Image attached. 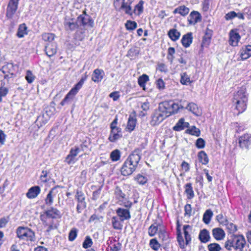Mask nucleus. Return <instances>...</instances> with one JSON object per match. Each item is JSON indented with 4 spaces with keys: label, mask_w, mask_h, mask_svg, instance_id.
Masks as SVG:
<instances>
[{
    "label": "nucleus",
    "mask_w": 251,
    "mask_h": 251,
    "mask_svg": "<svg viewBox=\"0 0 251 251\" xmlns=\"http://www.w3.org/2000/svg\"><path fill=\"white\" fill-rule=\"evenodd\" d=\"M135 179L140 185L145 184L148 181V179L146 176H142L140 174H138L135 177Z\"/></svg>",
    "instance_id": "3c124183"
},
{
    "label": "nucleus",
    "mask_w": 251,
    "mask_h": 251,
    "mask_svg": "<svg viewBox=\"0 0 251 251\" xmlns=\"http://www.w3.org/2000/svg\"><path fill=\"white\" fill-rule=\"evenodd\" d=\"M120 218L114 216L112 218L111 223L113 227L117 230H121L123 227V224Z\"/></svg>",
    "instance_id": "f704fd0d"
},
{
    "label": "nucleus",
    "mask_w": 251,
    "mask_h": 251,
    "mask_svg": "<svg viewBox=\"0 0 251 251\" xmlns=\"http://www.w3.org/2000/svg\"><path fill=\"white\" fill-rule=\"evenodd\" d=\"M245 237L242 235H232L225 244V247L228 251L233 248L236 251H242L246 245Z\"/></svg>",
    "instance_id": "7ed1b4c3"
},
{
    "label": "nucleus",
    "mask_w": 251,
    "mask_h": 251,
    "mask_svg": "<svg viewBox=\"0 0 251 251\" xmlns=\"http://www.w3.org/2000/svg\"><path fill=\"white\" fill-rule=\"evenodd\" d=\"M179 232V233H177V241L179 243L180 247L182 249H183L185 248V245H186V242H184L183 238L182 236L181 235L180 231L177 230V232Z\"/></svg>",
    "instance_id": "e2e57ef3"
},
{
    "label": "nucleus",
    "mask_w": 251,
    "mask_h": 251,
    "mask_svg": "<svg viewBox=\"0 0 251 251\" xmlns=\"http://www.w3.org/2000/svg\"><path fill=\"white\" fill-rule=\"evenodd\" d=\"M136 123L137 120L136 117L130 115L128 119L126 129L129 132L133 131L136 126Z\"/></svg>",
    "instance_id": "393cba45"
},
{
    "label": "nucleus",
    "mask_w": 251,
    "mask_h": 251,
    "mask_svg": "<svg viewBox=\"0 0 251 251\" xmlns=\"http://www.w3.org/2000/svg\"><path fill=\"white\" fill-rule=\"evenodd\" d=\"M35 76L33 75L30 71H27L25 79L29 83H31L35 79Z\"/></svg>",
    "instance_id": "0e129e2a"
},
{
    "label": "nucleus",
    "mask_w": 251,
    "mask_h": 251,
    "mask_svg": "<svg viewBox=\"0 0 251 251\" xmlns=\"http://www.w3.org/2000/svg\"><path fill=\"white\" fill-rule=\"evenodd\" d=\"M150 247L155 251H157L160 248V244L155 238L151 239L150 241Z\"/></svg>",
    "instance_id": "8fccbe9b"
},
{
    "label": "nucleus",
    "mask_w": 251,
    "mask_h": 251,
    "mask_svg": "<svg viewBox=\"0 0 251 251\" xmlns=\"http://www.w3.org/2000/svg\"><path fill=\"white\" fill-rule=\"evenodd\" d=\"M189 12V8L185 5H181L176 8L173 11L174 14L178 13L182 16H186Z\"/></svg>",
    "instance_id": "7c9ffc66"
},
{
    "label": "nucleus",
    "mask_w": 251,
    "mask_h": 251,
    "mask_svg": "<svg viewBox=\"0 0 251 251\" xmlns=\"http://www.w3.org/2000/svg\"><path fill=\"white\" fill-rule=\"evenodd\" d=\"M155 83L157 88L159 90H163L165 88V83L162 79H158Z\"/></svg>",
    "instance_id": "774afa93"
},
{
    "label": "nucleus",
    "mask_w": 251,
    "mask_h": 251,
    "mask_svg": "<svg viewBox=\"0 0 251 251\" xmlns=\"http://www.w3.org/2000/svg\"><path fill=\"white\" fill-rule=\"evenodd\" d=\"M86 79V76L82 77L80 81L77 84H76L75 86L69 91V92L66 95L64 99L60 102V104L62 106H63L65 104L68 103L73 100L75 96L82 87Z\"/></svg>",
    "instance_id": "423d86ee"
},
{
    "label": "nucleus",
    "mask_w": 251,
    "mask_h": 251,
    "mask_svg": "<svg viewBox=\"0 0 251 251\" xmlns=\"http://www.w3.org/2000/svg\"><path fill=\"white\" fill-rule=\"evenodd\" d=\"M45 50L46 54L48 56H52L57 51L56 44L55 43H48L46 46Z\"/></svg>",
    "instance_id": "412c9836"
},
{
    "label": "nucleus",
    "mask_w": 251,
    "mask_h": 251,
    "mask_svg": "<svg viewBox=\"0 0 251 251\" xmlns=\"http://www.w3.org/2000/svg\"><path fill=\"white\" fill-rule=\"evenodd\" d=\"M242 60H246L251 56V45L243 47L240 51Z\"/></svg>",
    "instance_id": "aec40b11"
},
{
    "label": "nucleus",
    "mask_w": 251,
    "mask_h": 251,
    "mask_svg": "<svg viewBox=\"0 0 251 251\" xmlns=\"http://www.w3.org/2000/svg\"><path fill=\"white\" fill-rule=\"evenodd\" d=\"M116 212L121 221L129 220L131 218L130 212L128 209L118 208L116 209Z\"/></svg>",
    "instance_id": "ddd939ff"
},
{
    "label": "nucleus",
    "mask_w": 251,
    "mask_h": 251,
    "mask_svg": "<svg viewBox=\"0 0 251 251\" xmlns=\"http://www.w3.org/2000/svg\"><path fill=\"white\" fill-rule=\"evenodd\" d=\"M242 100H247V97L245 94V89L242 88L239 90L234 95L233 102H238Z\"/></svg>",
    "instance_id": "4be33fe9"
},
{
    "label": "nucleus",
    "mask_w": 251,
    "mask_h": 251,
    "mask_svg": "<svg viewBox=\"0 0 251 251\" xmlns=\"http://www.w3.org/2000/svg\"><path fill=\"white\" fill-rule=\"evenodd\" d=\"M213 212L210 209H207L204 213L203 215V221L206 224H208L213 216Z\"/></svg>",
    "instance_id": "4c0bfd02"
},
{
    "label": "nucleus",
    "mask_w": 251,
    "mask_h": 251,
    "mask_svg": "<svg viewBox=\"0 0 251 251\" xmlns=\"http://www.w3.org/2000/svg\"><path fill=\"white\" fill-rule=\"evenodd\" d=\"M212 235L216 240H221L225 237V233L222 228H215L212 229Z\"/></svg>",
    "instance_id": "5701e85b"
},
{
    "label": "nucleus",
    "mask_w": 251,
    "mask_h": 251,
    "mask_svg": "<svg viewBox=\"0 0 251 251\" xmlns=\"http://www.w3.org/2000/svg\"><path fill=\"white\" fill-rule=\"evenodd\" d=\"M75 198L78 203H83L84 205L86 203L84 193L81 191L77 190Z\"/></svg>",
    "instance_id": "37998d69"
},
{
    "label": "nucleus",
    "mask_w": 251,
    "mask_h": 251,
    "mask_svg": "<svg viewBox=\"0 0 251 251\" xmlns=\"http://www.w3.org/2000/svg\"><path fill=\"white\" fill-rule=\"evenodd\" d=\"M189 125V124L187 122H185L184 119L183 118H181L174 126L173 129L175 131H181L183 130L186 127H188Z\"/></svg>",
    "instance_id": "a878e982"
},
{
    "label": "nucleus",
    "mask_w": 251,
    "mask_h": 251,
    "mask_svg": "<svg viewBox=\"0 0 251 251\" xmlns=\"http://www.w3.org/2000/svg\"><path fill=\"white\" fill-rule=\"evenodd\" d=\"M140 159V155L136 151L130 154L121 168V174L124 176L132 174L137 168Z\"/></svg>",
    "instance_id": "f03ea898"
},
{
    "label": "nucleus",
    "mask_w": 251,
    "mask_h": 251,
    "mask_svg": "<svg viewBox=\"0 0 251 251\" xmlns=\"http://www.w3.org/2000/svg\"><path fill=\"white\" fill-rule=\"evenodd\" d=\"M61 217L60 211L56 208L51 207L40 215V219L45 226H48L47 232L56 228L53 219L60 218Z\"/></svg>",
    "instance_id": "f257e3e1"
},
{
    "label": "nucleus",
    "mask_w": 251,
    "mask_h": 251,
    "mask_svg": "<svg viewBox=\"0 0 251 251\" xmlns=\"http://www.w3.org/2000/svg\"><path fill=\"white\" fill-rule=\"evenodd\" d=\"M216 219L218 222L223 226L228 224V220L226 217L224 216L222 214H220L216 216Z\"/></svg>",
    "instance_id": "864d4df0"
},
{
    "label": "nucleus",
    "mask_w": 251,
    "mask_h": 251,
    "mask_svg": "<svg viewBox=\"0 0 251 251\" xmlns=\"http://www.w3.org/2000/svg\"><path fill=\"white\" fill-rule=\"evenodd\" d=\"M184 188L185 193L186 194L187 199H193L195 196V194L193 189L192 184L191 183H187L186 184H185Z\"/></svg>",
    "instance_id": "2f4dec72"
},
{
    "label": "nucleus",
    "mask_w": 251,
    "mask_h": 251,
    "mask_svg": "<svg viewBox=\"0 0 251 251\" xmlns=\"http://www.w3.org/2000/svg\"><path fill=\"white\" fill-rule=\"evenodd\" d=\"M168 116L169 115L166 112H164L158 107V108L154 111L152 115L151 124L153 126L158 125Z\"/></svg>",
    "instance_id": "0eeeda50"
},
{
    "label": "nucleus",
    "mask_w": 251,
    "mask_h": 251,
    "mask_svg": "<svg viewBox=\"0 0 251 251\" xmlns=\"http://www.w3.org/2000/svg\"><path fill=\"white\" fill-rule=\"evenodd\" d=\"M110 134L108 140L111 142H115L122 137V129L119 127H110Z\"/></svg>",
    "instance_id": "9d476101"
},
{
    "label": "nucleus",
    "mask_w": 251,
    "mask_h": 251,
    "mask_svg": "<svg viewBox=\"0 0 251 251\" xmlns=\"http://www.w3.org/2000/svg\"><path fill=\"white\" fill-rule=\"evenodd\" d=\"M240 147L242 148H251V134L246 133L242 135L239 140Z\"/></svg>",
    "instance_id": "1a4fd4ad"
},
{
    "label": "nucleus",
    "mask_w": 251,
    "mask_h": 251,
    "mask_svg": "<svg viewBox=\"0 0 251 251\" xmlns=\"http://www.w3.org/2000/svg\"><path fill=\"white\" fill-rule=\"evenodd\" d=\"M16 233L20 240L33 242L35 240L34 232L27 226H18L16 230Z\"/></svg>",
    "instance_id": "39448f33"
},
{
    "label": "nucleus",
    "mask_w": 251,
    "mask_h": 251,
    "mask_svg": "<svg viewBox=\"0 0 251 251\" xmlns=\"http://www.w3.org/2000/svg\"><path fill=\"white\" fill-rule=\"evenodd\" d=\"M114 194L116 199H118L119 201L124 200L126 197V195L123 192L121 188L116 186L114 191Z\"/></svg>",
    "instance_id": "79ce46f5"
},
{
    "label": "nucleus",
    "mask_w": 251,
    "mask_h": 251,
    "mask_svg": "<svg viewBox=\"0 0 251 251\" xmlns=\"http://www.w3.org/2000/svg\"><path fill=\"white\" fill-rule=\"evenodd\" d=\"M183 229L184 231L186 244L187 245H188L191 241V237L190 233L192 231V228L190 225H184L183 226Z\"/></svg>",
    "instance_id": "c85d7f7f"
},
{
    "label": "nucleus",
    "mask_w": 251,
    "mask_h": 251,
    "mask_svg": "<svg viewBox=\"0 0 251 251\" xmlns=\"http://www.w3.org/2000/svg\"><path fill=\"white\" fill-rule=\"evenodd\" d=\"M186 132L197 137L199 136L201 134L200 130L195 126H192L191 128L187 129L186 130Z\"/></svg>",
    "instance_id": "a18cd8bd"
},
{
    "label": "nucleus",
    "mask_w": 251,
    "mask_h": 251,
    "mask_svg": "<svg viewBox=\"0 0 251 251\" xmlns=\"http://www.w3.org/2000/svg\"><path fill=\"white\" fill-rule=\"evenodd\" d=\"M41 192V188L39 186H34L29 188L26 196L30 199L36 198Z\"/></svg>",
    "instance_id": "dca6fc26"
},
{
    "label": "nucleus",
    "mask_w": 251,
    "mask_h": 251,
    "mask_svg": "<svg viewBox=\"0 0 251 251\" xmlns=\"http://www.w3.org/2000/svg\"><path fill=\"white\" fill-rule=\"evenodd\" d=\"M78 230L76 228H72L69 234V240L73 241L76 238L77 235Z\"/></svg>",
    "instance_id": "13d9d810"
},
{
    "label": "nucleus",
    "mask_w": 251,
    "mask_h": 251,
    "mask_svg": "<svg viewBox=\"0 0 251 251\" xmlns=\"http://www.w3.org/2000/svg\"><path fill=\"white\" fill-rule=\"evenodd\" d=\"M123 9L126 14L132 15V12L131 11V7L130 4H128L127 3L124 1L122 2L121 7H120L119 10Z\"/></svg>",
    "instance_id": "c03bdc74"
},
{
    "label": "nucleus",
    "mask_w": 251,
    "mask_h": 251,
    "mask_svg": "<svg viewBox=\"0 0 251 251\" xmlns=\"http://www.w3.org/2000/svg\"><path fill=\"white\" fill-rule=\"evenodd\" d=\"M77 21L81 23L83 25H90V23H92L89 16L85 13L80 15L77 18Z\"/></svg>",
    "instance_id": "473e14b6"
},
{
    "label": "nucleus",
    "mask_w": 251,
    "mask_h": 251,
    "mask_svg": "<svg viewBox=\"0 0 251 251\" xmlns=\"http://www.w3.org/2000/svg\"><path fill=\"white\" fill-rule=\"evenodd\" d=\"M19 0H9L6 11V17L12 19L18 7Z\"/></svg>",
    "instance_id": "6e6552de"
},
{
    "label": "nucleus",
    "mask_w": 251,
    "mask_h": 251,
    "mask_svg": "<svg viewBox=\"0 0 251 251\" xmlns=\"http://www.w3.org/2000/svg\"><path fill=\"white\" fill-rule=\"evenodd\" d=\"M201 20V14L197 11H192L188 17V21L191 25H195Z\"/></svg>",
    "instance_id": "a211bd4d"
},
{
    "label": "nucleus",
    "mask_w": 251,
    "mask_h": 251,
    "mask_svg": "<svg viewBox=\"0 0 251 251\" xmlns=\"http://www.w3.org/2000/svg\"><path fill=\"white\" fill-rule=\"evenodd\" d=\"M120 151L117 149L114 150L110 153V158L113 161H118L120 159Z\"/></svg>",
    "instance_id": "de8ad7c7"
},
{
    "label": "nucleus",
    "mask_w": 251,
    "mask_h": 251,
    "mask_svg": "<svg viewBox=\"0 0 251 251\" xmlns=\"http://www.w3.org/2000/svg\"><path fill=\"white\" fill-rule=\"evenodd\" d=\"M104 75V72L102 70L95 69L92 75V80L95 82H99L101 81Z\"/></svg>",
    "instance_id": "6ab92c4d"
},
{
    "label": "nucleus",
    "mask_w": 251,
    "mask_h": 251,
    "mask_svg": "<svg viewBox=\"0 0 251 251\" xmlns=\"http://www.w3.org/2000/svg\"><path fill=\"white\" fill-rule=\"evenodd\" d=\"M247 100H242L235 102L236 104V108L239 113H242L246 109V102Z\"/></svg>",
    "instance_id": "a19ab883"
},
{
    "label": "nucleus",
    "mask_w": 251,
    "mask_h": 251,
    "mask_svg": "<svg viewBox=\"0 0 251 251\" xmlns=\"http://www.w3.org/2000/svg\"><path fill=\"white\" fill-rule=\"evenodd\" d=\"M192 33L191 32H189L183 36L181 39V43L184 47L188 48L192 44Z\"/></svg>",
    "instance_id": "b1692460"
},
{
    "label": "nucleus",
    "mask_w": 251,
    "mask_h": 251,
    "mask_svg": "<svg viewBox=\"0 0 251 251\" xmlns=\"http://www.w3.org/2000/svg\"><path fill=\"white\" fill-rule=\"evenodd\" d=\"M168 35L172 41H176L179 38L180 33L176 29L173 28L169 30Z\"/></svg>",
    "instance_id": "c9c22d12"
},
{
    "label": "nucleus",
    "mask_w": 251,
    "mask_h": 251,
    "mask_svg": "<svg viewBox=\"0 0 251 251\" xmlns=\"http://www.w3.org/2000/svg\"><path fill=\"white\" fill-rule=\"evenodd\" d=\"M27 34V27L25 24L20 25L17 33V36L19 38H23Z\"/></svg>",
    "instance_id": "72a5a7b5"
},
{
    "label": "nucleus",
    "mask_w": 251,
    "mask_h": 251,
    "mask_svg": "<svg viewBox=\"0 0 251 251\" xmlns=\"http://www.w3.org/2000/svg\"><path fill=\"white\" fill-rule=\"evenodd\" d=\"M143 0H140L139 2L135 6L134 12L137 15H140L143 11Z\"/></svg>",
    "instance_id": "09e8293b"
},
{
    "label": "nucleus",
    "mask_w": 251,
    "mask_h": 251,
    "mask_svg": "<svg viewBox=\"0 0 251 251\" xmlns=\"http://www.w3.org/2000/svg\"><path fill=\"white\" fill-rule=\"evenodd\" d=\"M199 238L202 243H205L209 241L210 236L209 231L206 229L201 230L199 233Z\"/></svg>",
    "instance_id": "bb28decb"
},
{
    "label": "nucleus",
    "mask_w": 251,
    "mask_h": 251,
    "mask_svg": "<svg viewBox=\"0 0 251 251\" xmlns=\"http://www.w3.org/2000/svg\"><path fill=\"white\" fill-rule=\"evenodd\" d=\"M0 81V102L2 101V98L6 96L8 92V88L7 87V86L8 84L4 85L2 83V80Z\"/></svg>",
    "instance_id": "58836bf2"
},
{
    "label": "nucleus",
    "mask_w": 251,
    "mask_h": 251,
    "mask_svg": "<svg viewBox=\"0 0 251 251\" xmlns=\"http://www.w3.org/2000/svg\"><path fill=\"white\" fill-rule=\"evenodd\" d=\"M235 17H237L239 19L243 20L244 19V16L242 13H236L234 11L229 12L225 16L226 20L227 21L232 20Z\"/></svg>",
    "instance_id": "c756f323"
},
{
    "label": "nucleus",
    "mask_w": 251,
    "mask_h": 251,
    "mask_svg": "<svg viewBox=\"0 0 251 251\" xmlns=\"http://www.w3.org/2000/svg\"><path fill=\"white\" fill-rule=\"evenodd\" d=\"M125 26L127 30H132L137 27V25L134 21H127Z\"/></svg>",
    "instance_id": "6e6d98bb"
},
{
    "label": "nucleus",
    "mask_w": 251,
    "mask_h": 251,
    "mask_svg": "<svg viewBox=\"0 0 251 251\" xmlns=\"http://www.w3.org/2000/svg\"><path fill=\"white\" fill-rule=\"evenodd\" d=\"M180 82L183 85H188L190 82V77L186 73L181 74Z\"/></svg>",
    "instance_id": "680f3d73"
},
{
    "label": "nucleus",
    "mask_w": 251,
    "mask_h": 251,
    "mask_svg": "<svg viewBox=\"0 0 251 251\" xmlns=\"http://www.w3.org/2000/svg\"><path fill=\"white\" fill-rule=\"evenodd\" d=\"M186 104V101L185 100H181L178 102H173L172 107L170 111V115L176 113L180 109H184Z\"/></svg>",
    "instance_id": "f8f14e48"
},
{
    "label": "nucleus",
    "mask_w": 251,
    "mask_h": 251,
    "mask_svg": "<svg viewBox=\"0 0 251 251\" xmlns=\"http://www.w3.org/2000/svg\"><path fill=\"white\" fill-rule=\"evenodd\" d=\"M93 244V242L91 238L87 236L86 237L83 243L82 247L84 249H88L91 247Z\"/></svg>",
    "instance_id": "bf43d9fd"
},
{
    "label": "nucleus",
    "mask_w": 251,
    "mask_h": 251,
    "mask_svg": "<svg viewBox=\"0 0 251 251\" xmlns=\"http://www.w3.org/2000/svg\"><path fill=\"white\" fill-rule=\"evenodd\" d=\"M42 37L45 41L49 42V43H51L54 40L55 35L51 33H44L42 35Z\"/></svg>",
    "instance_id": "49530a36"
},
{
    "label": "nucleus",
    "mask_w": 251,
    "mask_h": 251,
    "mask_svg": "<svg viewBox=\"0 0 251 251\" xmlns=\"http://www.w3.org/2000/svg\"><path fill=\"white\" fill-rule=\"evenodd\" d=\"M185 216L190 217L192 213V207L190 204H186L184 207Z\"/></svg>",
    "instance_id": "338daca9"
},
{
    "label": "nucleus",
    "mask_w": 251,
    "mask_h": 251,
    "mask_svg": "<svg viewBox=\"0 0 251 251\" xmlns=\"http://www.w3.org/2000/svg\"><path fill=\"white\" fill-rule=\"evenodd\" d=\"M59 187H60L59 186H56L50 191L45 199V203L47 205H51L52 204L53 198L57 193V189Z\"/></svg>",
    "instance_id": "2eb2a0df"
},
{
    "label": "nucleus",
    "mask_w": 251,
    "mask_h": 251,
    "mask_svg": "<svg viewBox=\"0 0 251 251\" xmlns=\"http://www.w3.org/2000/svg\"><path fill=\"white\" fill-rule=\"evenodd\" d=\"M65 27L66 29L70 30H74L77 28V25L74 22H66L64 24Z\"/></svg>",
    "instance_id": "5fc2aeb1"
},
{
    "label": "nucleus",
    "mask_w": 251,
    "mask_h": 251,
    "mask_svg": "<svg viewBox=\"0 0 251 251\" xmlns=\"http://www.w3.org/2000/svg\"><path fill=\"white\" fill-rule=\"evenodd\" d=\"M209 251H220L222 248L220 245L217 243H211L207 246Z\"/></svg>",
    "instance_id": "603ef678"
},
{
    "label": "nucleus",
    "mask_w": 251,
    "mask_h": 251,
    "mask_svg": "<svg viewBox=\"0 0 251 251\" xmlns=\"http://www.w3.org/2000/svg\"><path fill=\"white\" fill-rule=\"evenodd\" d=\"M79 152L78 148H75V149H72L69 154L67 156L65 161L68 164H71L74 163L75 162V157L77 156Z\"/></svg>",
    "instance_id": "4468645a"
},
{
    "label": "nucleus",
    "mask_w": 251,
    "mask_h": 251,
    "mask_svg": "<svg viewBox=\"0 0 251 251\" xmlns=\"http://www.w3.org/2000/svg\"><path fill=\"white\" fill-rule=\"evenodd\" d=\"M156 69L161 73H166L168 71L167 66L163 63H159L157 65Z\"/></svg>",
    "instance_id": "052dcab7"
},
{
    "label": "nucleus",
    "mask_w": 251,
    "mask_h": 251,
    "mask_svg": "<svg viewBox=\"0 0 251 251\" xmlns=\"http://www.w3.org/2000/svg\"><path fill=\"white\" fill-rule=\"evenodd\" d=\"M173 101H165L159 105V107L164 112H166L169 116L170 115V111L171 109L172 104Z\"/></svg>",
    "instance_id": "cd10ccee"
},
{
    "label": "nucleus",
    "mask_w": 251,
    "mask_h": 251,
    "mask_svg": "<svg viewBox=\"0 0 251 251\" xmlns=\"http://www.w3.org/2000/svg\"><path fill=\"white\" fill-rule=\"evenodd\" d=\"M184 109L192 112L194 115L196 116H200L201 114V110L200 109L197 105L194 102H190L188 103L186 101V104L185 106Z\"/></svg>",
    "instance_id": "f3484780"
},
{
    "label": "nucleus",
    "mask_w": 251,
    "mask_h": 251,
    "mask_svg": "<svg viewBox=\"0 0 251 251\" xmlns=\"http://www.w3.org/2000/svg\"><path fill=\"white\" fill-rule=\"evenodd\" d=\"M229 44L230 45L236 47L238 45L241 38L239 34L235 30L232 29L229 33Z\"/></svg>",
    "instance_id": "9b49d317"
},
{
    "label": "nucleus",
    "mask_w": 251,
    "mask_h": 251,
    "mask_svg": "<svg viewBox=\"0 0 251 251\" xmlns=\"http://www.w3.org/2000/svg\"><path fill=\"white\" fill-rule=\"evenodd\" d=\"M205 145V141L201 138H198L196 142V146L198 149H203Z\"/></svg>",
    "instance_id": "69168bd1"
},
{
    "label": "nucleus",
    "mask_w": 251,
    "mask_h": 251,
    "mask_svg": "<svg viewBox=\"0 0 251 251\" xmlns=\"http://www.w3.org/2000/svg\"><path fill=\"white\" fill-rule=\"evenodd\" d=\"M149 80V77L146 74L141 75L138 79V83L139 86L145 89L146 83Z\"/></svg>",
    "instance_id": "ea45409f"
},
{
    "label": "nucleus",
    "mask_w": 251,
    "mask_h": 251,
    "mask_svg": "<svg viewBox=\"0 0 251 251\" xmlns=\"http://www.w3.org/2000/svg\"><path fill=\"white\" fill-rule=\"evenodd\" d=\"M15 76V68L12 63H8L0 69V81L2 80L4 85L9 84Z\"/></svg>",
    "instance_id": "20e7f679"
},
{
    "label": "nucleus",
    "mask_w": 251,
    "mask_h": 251,
    "mask_svg": "<svg viewBox=\"0 0 251 251\" xmlns=\"http://www.w3.org/2000/svg\"><path fill=\"white\" fill-rule=\"evenodd\" d=\"M158 226L156 224L151 225L149 228V234L150 236H153L158 231Z\"/></svg>",
    "instance_id": "4d7b16f0"
},
{
    "label": "nucleus",
    "mask_w": 251,
    "mask_h": 251,
    "mask_svg": "<svg viewBox=\"0 0 251 251\" xmlns=\"http://www.w3.org/2000/svg\"><path fill=\"white\" fill-rule=\"evenodd\" d=\"M198 157L199 161L203 165H206L209 162L207 155L204 151H200L198 153Z\"/></svg>",
    "instance_id": "e433bc0d"
}]
</instances>
